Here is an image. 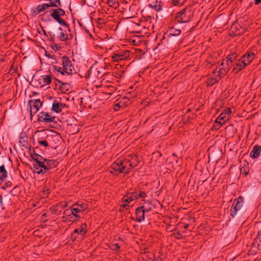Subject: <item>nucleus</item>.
Wrapping results in <instances>:
<instances>
[{"label":"nucleus","mask_w":261,"mask_h":261,"mask_svg":"<svg viewBox=\"0 0 261 261\" xmlns=\"http://www.w3.org/2000/svg\"><path fill=\"white\" fill-rule=\"evenodd\" d=\"M11 186V182L10 181H6L4 184L2 186V189L5 190L7 188L10 187Z\"/></svg>","instance_id":"603ef678"},{"label":"nucleus","mask_w":261,"mask_h":261,"mask_svg":"<svg viewBox=\"0 0 261 261\" xmlns=\"http://www.w3.org/2000/svg\"><path fill=\"white\" fill-rule=\"evenodd\" d=\"M93 71V67H91L90 69L87 71L86 74V77L87 79H89L90 77L91 74Z\"/></svg>","instance_id":"6e6d98bb"},{"label":"nucleus","mask_w":261,"mask_h":261,"mask_svg":"<svg viewBox=\"0 0 261 261\" xmlns=\"http://www.w3.org/2000/svg\"><path fill=\"white\" fill-rule=\"evenodd\" d=\"M54 138L55 136L53 135H47L44 139H39L38 140V143L40 145L43 146L44 147L50 146L52 145L51 141H54Z\"/></svg>","instance_id":"1a4fd4ad"},{"label":"nucleus","mask_w":261,"mask_h":261,"mask_svg":"<svg viewBox=\"0 0 261 261\" xmlns=\"http://www.w3.org/2000/svg\"><path fill=\"white\" fill-rule=\"evenodd\" d=\"M255 4L257 5L261 3V0H255L254 1Z\"/></svg>","instance_id":"774afa93"},{"label":"nucleus","mask_w":261,"mask_h":261,"mask_svg":"<svg viewBox=\"0 0 261 261\" xmlns=\"http://www.w3.org/2000/svg\"><path fill=\"white\" fill-rule=\"evenodd\" d=\"M34 161L36 163V165L39 166L40 167L44 166V164L45 163V159L42 156L34 159Z\"/></svg>","instance_id":"bb28decb"},{"label":"nucleus","mask_w":261,"mask_h":261,"mask_svg":"<svg viewBox=\"0 0 261 261\" xmlns=\"http://www.w3.org/2000/svg\"><path fill=\"white\" fill-rule=\"evenodd\" d=\"M194 13L192 6H187L176 14L175 19L179 23L188 22L193 17Z\"/></svg>","instance_id":"f03ea898"},{"label":"nucleus","mask_w":261,"mask_h":261,"mask_svg":"<svg viewBox=\"0 0 261 261\" xmlns=\"http://www.w3.org/2000/svg\"><path fill=\"white\" fill-rule=\"evenodd\" d=\"M231 111L230 108H226L218 117L219 120L223 121V123L228 120L231 115Z\"/></svg>","instance_id":"f8f14e48"},{"label":"nucleus","mask_w":261,"mask_h":261,"mask_svg":"<svg viewBox=\"0 0 261 261\" xmlns=\"http://www.w3.org/2000/svg\"><path fill=\"white\" fill-rule=\"evenodd\" d=\"M45 165L51 170L57 166V162L55 160L45 159Z\"/></svg>","instance_id":"5701e85b"},{"label":"nucleus","mask_w":261,"mask_h":261,"mask_svg":"<svg viewBox=\"0 0 261 261\" xmlns=\"http://www.w3.org/2000/svg\"><path fill=\"white\" fill-rule=\"evenodd\" d=\"M70 214H71V210H69L68 209H67V210H65L63 212L64 216H63V219L65 220L67 218V217H68V215H70Z\"/></svg>","instance_id":"8fccbe9b"},{"label":"nucleus","mask_w":261,"mask_h":261,"mask_svg":"<svg viewBox=\"0 0 261 261\" xmlns=\"http://www.w3.org/2000/svg\"><path fill=\"white\" fill-rule=\"evenodd\" d=\"M152 261H162V259L160 257L155 258Z\"/></svg>","instance_id":"338daca9"},{"label":"nucleus","mask_w":261,"mask_h":261,"mask_svg":"<svg viewBox=\"0 0 261 261\" xmlns=\"http://www.w3.org/2000/svg\"><path fill=\"white\" fill-rule=\"evenodd\" d=\"M81 219L80 215H76L73 214H70V215H68V217L65 220V221H69V222H75Z\"/></svg>","instance_id":"a878e982"},{"label":"nucleus","mask_w":261,"mask_h":261,"mask_svg":"<svg viewBox=\"0 0 261 261\" xmlns=\"http://www.w3.org/2000/svg\"><path fill=\"white\" fill-rule=\"evenodd\" d=\"M30 155L31 156V158L34 160V159L38 158V157H41V156L36 153L35 151V150H33L32 152H30Z\"/></svg>","instance_id":"864d4df0"},{"label":"nucleus","mask_w":261,"mask_h":261,"mask_svg":"<svg viewBox=\"0 0 261 261\" xmlns=\"http://www.w3.org/2000/svg\"><path fill=\"white\" fill-rule=\"evenodd\" d=\"M232 66H234L232 69V71L235 73H237L238 72L243 69L246 66L243 63L239 61V60L237 62L234 63L233 65H232Z\"/></svg>","instance_id":"a211bd4d"},{"label":"nucleus","mask_w":261,"mask_h":261,"mask_svg":"<svg viewBox=\"0 0 261 261\" xmlns=\"http://www.w3.org/2000/svg\"><path fill=\"white\" fill-rule=\"evenodd\" d=\"M230 70V68L229 67H227L226 68H223V67H222L221 68H220L218 72L219 73V74H225L227 72H228L229 71V70Z\"/></svg>","instance_id":"a18cd8bd"},{"label":"nucleus","mask_w":261,"mask_h":261,"mask_svg":"<svg viewBox=\"0 0 261 261\" xmlns=\"http://www.w3.org/2000/svg\"><path fill=\"white\" fill-rule=\"evenodd\" d=\"M55 117L47 112L42 111L38 115V121L49 123L54 121Z\"/></svg>","instance_id":"423d86ee"},{"label":"nucleus","mask_w":261,"mask_h":261,"mask_svg":"<svg viewBox=\"0 0 261 261\" xmlns=\"http://www.w3.org/2000/svg\"><path fill=\"white\" fill-rule=\"evenodd\" d=\"M237 54L235 53L229 55L227 57L226 63L228 65L229 62L232 63L237 59Z\"/></svg>","instance_id":"473e14b6"},{"label":"nucleus","mask_w":261,"mask_h":261,"mask_svg":"<svg viewBox=\"0 0 261 261\" xmlns=\"http://www.w3.org/2000/svg\"><path fill=\"white\" fill-rule=\"evenodd\" d=\"M75 206L77 207L79 209H80L81 212L84 211L87 208V205L84 203L76 202L73 204Z\"/></svg>","instance_id":"2f4dec72"},{"label":"nucleus","mask_w":261,"mask_h":261,"mask_svg":"<svg viewBox=\"0 0 261 261\" xmlns=\"http://www.w3.org/2000/svg\"><path fill=\"white\" fill-rule=\"evenodd\" d=\"M126 166L124 165L123 162L121 161V166H120L119 174L124 173L126 171Z\"/></svg>","instance_id":"09e8293b"},{"label":"nucleus","mask_w":261,"mask_h":261,"mask_svg":"<svg viewBox=\"0 0 261 261\" xmlns=\"http://www.w3.org/2000/svg\"><path fill=\"white\" fill-rule=\"evenodd\" d=\"M68 106L62 102H57L55 100L52 105L51 109L57 113H60L63 109L68 108Z\"/></svg>","instance_id":"9b49d317"},{"label":"nucleus","mask_w":261,"mask_h":261,"mask_svg":"<svg viewBox=\"0 0 261 261\" xmlns=\"http://www.w3.org/2000/svg\"><path fill=\"white\" fill-rule=\"evenodd\" d=\"M107 4L109 7L116 8L119 6L117 0H108Z\"/></svg>","instance_id":"f704fd0d"},{"label":"nucleus","mask_w":261,"mask_h":261,"mask_svg":"<svg viewBox=\"0 0 261 261\" xmlns=\"http://www.w3.org/2000/svg\"><path fill=\"white\" fill-rule=\"evenodd\" d=\"M74 230H76V231H77V234H78V235H79V236H81L82 237H83L85 236V234H83V232H82V231H80V228H76V229H74Z\"/></svg>","instance_id":"0e129e2a"},{"label":"nucleus","mask_w":261,"mask_h":261,"mask_svg":"<svg viewBox=\"0 0 261 261\" xmlns=\"http://www.w3.org/2000/svg\"><path fill=\"white\" fill-rule=\"evenodd\" d=\"M49 3L42 4L44 7V11L46 10L49 7L58 8L62 6V3L60 0H49Z\"/></svg>","instance_id":"ddd939ff"},{"label":"nucleus","mask_w":261,"mask_h":261,"mask_svg":"<svg viewBox=\"0 0 261 261\" xmlns=\"http://www.w3.org/2000/svg\"><path fill=\"white\" fill-rule=\"evenodd\" d=\"M149 6L153 8L156 11H160L162 9V6L160 5V2L159 3L156 1L155 3H153L151 4H149Z\"/></svg>","instance_id":"7c9ffc66"},{"label":"nucleus","mask_w":261,"mask_h":261,"mask_svg":"<svg viewBox=\"0 0 261 261\" xmlns=\"http://www.w3.org/2000/svg\"><path fill=\"white\" fill-rule=\"evenodd\" d=\"M50 16L60 24L68 27V23L61 17L65 15V11L60 7L52 9L50 11Z\"/></svg>","instance_id":"7ed1b4c3"},{"label":"nucleus","mask_w":261,"mask_h":261,"mask_svg":"<svg viewBox=\"0 0 261 261\" xmlns=\"http://www.w3.org/2000/svg\"><path fill=\"white\" fill-rule=\"evenodd\" d=\"M129 56L128 50L122 51H118L117 53H114L111 56L112 62H119L120 61L125 60Z\"/></svg>","instance_id":"0eeeda50"},{"label":"nucleus","mask_w":261,"mask_h":261,"mask_svg":"<svg viewBox=\"0 0 261 261\" xmlns=\"http://www.w3.org/2000/svg\"><path fill=\"white\" fill-rule=\"evenodd\" d=\"M247 209L244 205V201L242 196L234 199L230 210V215L232 218H241L245 213Z\"/></svg>","instance_id":"f257e3e1"},{"label":"nucleus","mask_w":261,"mask_h":261,"mask_svg":"<svg viewBox=\"0 0 261 261\" xmlns=\"http://www.w3.org/2000/svg\"><path fill=\"white\" fill-rule=\"evenodd\" d=\"M79 228L80 231H81L82 232H83V234H84L85 235L87 232V225L86 223L82 224Z\"/></svg>","instance_id":"c03bdc74"},{"label":"nucleus","mask_w":261,"mask_h":261,"mask_svg":"<svg viewBox=\"0 0 261 261\" xmlns=\"http://www.w3.org/2000/svg\"><path fill=\"white\" fill-rule=\"evenodd\" d=\"M140 208H141L143 211H144V213L147 214L148 212H150L152 210V205L151 202L147 201L143 203V205L139 206Z\"/></svg>","instance_id":"aec40b11"},{"label":"nucleus","mask_w":261,"mask_h":261,"mask_svg":"<svg viewBox=\"0 0 261 261\" xmlns=\"http://www.w3.org/2000/svg\"><path fill=\"white\" fill-rule=\"evenodd\" d=\"M31 11L32 15L36 16L40 12L44 11V7L42 5H39L37 7L32 8Z\"/></svg>","instance_id":"412c9836"},{"label":"nucleus","mask_w":261,"mask_h":261,"mask_svg":"<svg viewBox=\"0 0 261 261\" xmlns=\"http://www.w3.org/2000/svg\"><path fill=\"white\" fill-rule=\"evenodd\" d=\"M28 103L30 108V115L32 118L42 106V102H41L39 99H34L30 100Z\"/></svg>","instance_id":"39448f33"},{"label":"nucleus","mask_w":261,"mask_h":261,"mask_svg":"<svg viewBox=\"0 0 261 261\" xmlns=\"http://www.w3.org/2000/svg\"><path fill=\"white\" fill-rule=\"evenodd\" d=\"M62 65L63 66L61 74L65 75H71L76 74L75 70L71 63V61L67 56H63L61 58Z\"/></svg>","instance_id":"20e7f679"},{"label":"nucleus","mask_w":261,"mask_h":261,"mask_svg":"<svg viewBox=\"0 0 261 261\" xmlns=\"http://www.w3.org/2000/svg\"><path fill=\"white\" fill-rule=\"evenodd\" d=\"M129 207V206L127 204H123L120 206L119 208V212H123L124 211V209H128Z\"/></svg>","instance_id":"3c124183"},{"label":"nucleus","mask_w":261,"mask_h":261,"mask_svg":"<svg viewBox=\"0 0 261 261\" xmlns=\"http://www.w3.org/2000/svg\"><path fill=\"white\" fill-rule=\"evenodd\" d=\"M33 168L34 169V172H35L37 174H38V171H40V169H42L41 167H40L39 166L35 164L33 165Z\"/></svg>","instance_id":"13d9d810"},{"label":"nucleus","mask_w":261,"mask_h":261,"mask_svg":"<svg viewBox=\"0 0 261 261\" xmlns=\"http://www.w3.org/2000/svg\"><path fill=\"white\" fill-rule=\"evenodd\" d=\"M19 142L21 144L22 146L27 147L28 146V136L25 132L21 133L19 136Z\"/></svg>","instance_id":"6ab92c4d"},{"label":"nucleus","mask_w":261,"mask_h":261,"mask_svg":"<svg viewBox=\"0 0 261 261\" xmlns=\"http://www.w3.org/2000/svg\"><path fill=\"white\" fill-rule=\"evenodd\" d=\"M186 0H172V3L174 6L182 5Z\"/></svg>","instance_id":"79ce46f5"},{"label":"nucleus","mask_w":261,"mask_h":261,"mask_svg":"<svg viewBox=\"0 0 261 261\" xmlns=\"http://www.w3.org/2000/svg\"><path fill=\"white\" fill-rule=\"evenodd\" d=\"M42 169H40V171H38V174H45L48 172V171L50 170L46 165H45V164H44V166H42L41 167Z\"/></svg>","instance_id":"4c0bfd02"},{"label":"nucleus","mask_w":261,"mask_h":261,"mask_svg":"<svg viewBox=\"0 0 261 261\" xmlns=\"http://www.w3.org/2000/svg\"><path fill=\"white\" fill-rule=\"evenodd\" d=\"M56 81L60 83L61 85L59 86V89L62 93H65L67 91L70 90V85L67 83L63 82L60 80L55 79Z\"/></svg>","instance_id":"f3484780"},{"label":"nucleus","mask_w":261,"mask_h":261,"mask_svg":"<svg viewBox=\"0 0 261 261\" xmlns=\"http://www.w3.org/2000/svg\"><path fill=\"white\" fill-rule=\"evenodd\" d=\"M217 82H218L217 79L211 77L207 79L206 83L208 85L212 86Z\"/></svg>","instance_id":"ea45409f"},{"label":"nucleus","mask_w":261,"mask_h":261,"mask_svg":"<svg viewBox=\"0 0 261 261\" xmlns=\"http://www.w3.org/2000/svg\"><path fill=\"white\" fill-rule=\"evenodd\" d=\"M224 123H223V122H222V120H219L218 118H217V119L215 121L212 128L215 130H218Z\"/></svg>","instance_id":"c85d7f7f"},{"label":"nucleus","mask_w":261,"mask_h":261,"mask_svg":"<svg viewBox=\"0 0 261 261\" xmlns=\"http://www.w3.org/2000/svg\"><path fill=\"white\" fill-rule=\"evenodd\" d=\"M79 228L80 231H81L82 232H83V234H84L85 235L87 232V225L86 223L82 224Z\"/></svg>","instance_id":"37998d69"},{"label":"nucleus","mask_w":261,"mask_h":261,"mask_svg":"<svg viewBox=\"0 0 261 261\" xmlns=\"http://www.w3.org/2000/svg\"><path fill=\"white\" fill-rule=\"evenodd\" d=\"M261 152V146L259 145H255L250 153V156L252 159H257L259 157Z\"/></svg>","instance_id":"dca6fc26"},{"label":"nucleus","mask_w":261,"mask_h":261,"mask_svg":"<svg viewBox=\"0 0 261 261\" xmlns=\"http://www.w3.org/2000/svg\"><path fill=\"white\" fill-rule=\"evenodd\" d=\"M117 100L120 103V105H121L122 108H124L125 107H126L130 103V100L129 98H128L126 97H123L118 99Z\"/></svg>","instance_id":"393cba45"},{"label":"nucleus","mask_w":261,"mask_h":261,"mask_svg":"<svg viewBox=\"0 0 261 261\" xmlns=\"http://www.w3.org/2000/svg\"><path fill=\"white\" fill-rule=\"evenodd\" d=\"M136 190L137 195V196L135 197L136 200L140 198H144L147 196L146 193L145 192L142 191L140 189H137Z\"/></svg>","instance_id":"cd10ccee"},{"label":"nucleus","mask_w":261,"mask_h":261,"mask_svg":"<svg viewBox=\"0 0 261 261\" xmlns=\"http://www.w3.org/2000/svg\"><path fill=\"white\" fill-rule=\"evenodd\" d=\"M261 250V236L257 234V237L254 239L251 247V251L252 254H256L258 251Z\"/></svg>","instance_id":"6e6552de"},{"label":"nucleus","mask_w":261,"mask_h":261,"mask_svg":"<svg viewBox=\"0 0 261 261\" xmlns=\"http://www.w3.org/2000/svg\"><path fill=\"white\" fill-rule=\"evenodd\" d=\"M42 192L44 196H47L50 193L49 188L48 187H47L46 186H45L43 188Z\"/></svg>","instance_id":"49530a36"},{"label":"nucleus","mask_w":261,"mask_h":261,"mask_svg":"<svg viewBox=\"0 0 261 261\" xmlns=\"http://www.w3.org/2000/svg\"><path fill=\"white\" fill-rule=\"evenodd\" d=\"M42 80L43 85H49L51 83V75H42Z\"/></svg>","instance_id":"c756f323"},{"label":"nucleus","mask_w":261,"mask_h":261,"mask_svg":"<svg viewBox=\"0 0 261 261\" xmlns=\"http://www.w3.org/2000/svg\"><path fill=\"white\" fill-rule=\"evenodd\" d=\"M59 205L58 204L56 205H53L50 207V210L53 214H57L59 211Z\"/></svg>","instance_id":"a19ab883"},{"label":"nucleus","mask_w":261,"mask_h":261,"mask_svg":"<svg viewBox=\"0 0 261 261\" xmlns=\"http://www.w3.org/2000/svg\"><path fill=\"white\" fill-rule=\"evenodd\" d=\"M107 88L109 90V91L111 92H114L115 90V88L112 86H108L103 87V89Z\"/></svg>","instance_id":"052dcab7"},{"label":"nucleus","mask_w":261,"mask_h":261,"mask_svg":"<svg viewBox=\"0 0 261 261\" xmlns=\"http://www.w3.org/2000/svg\"><path fill=\"white\" fill-rule=\"evenodd\" d=\"M71 208V213L74 214L76 215H80L79 213H82L80 211V209H79L77 207L75 206L73 204L72 205L71 207H70Z\"/></svg>","instance_id":"c9c22d12"},{"label":"nucleus","mask_w":261,"mask_h":261,"mask_svg":"<svg viewBox=\"0 0 261 261\" xmlns=\"http://www.w3.org/2000/svg\"><path fill=\"white\" fill-rule=\"evenodd\" d=\"M59 30H60L61 32L60 33L59 35H58V38L61 41H67L68 39V36L67 34L66 33V31L63 32V30L62 28L60 27L59 28Z\"/></svg>","instance_id":"b1692460"},{"label":"nucleus","mask_w":261,"mask_h":261,"mask_svg":"<svg viewBox=\"0 0 261 261\" xmlns=\"http://www.w3.org/2000/svg\"><path fill=\"white\" fill-rule=\"evenodd\" d=\"M53 70L54 71L56 70L59 72H60L61 73V71H62V68L60 67V66H56V65H54L53 66Z\"/></svg>","instance_id":"bf43d9fd"},{"label":"nucleus","mask_w":261,"mask_h":261,"mask_svg":"<svg viewBox=\"0 0 261 261\" xmlns=\"http://www.w3.org/2000/svg\"><path fill=\"white\" fill-rule=\"evenodd\" d=\"M132 170V168H131V167H128V168L126 167V171L125 172V174H128V173H129Z\"/></svg>","instance_id":"69168bd1"},{"label":"nucleus","mask_w":261,"mask_h":261,"mask_svg":"<svg viewBox=\"0 0 261 261\" xmlns=\"http://www.w3.org/2000/svg\"><path fill=\"white\" fill-rule=\"evenodd\" d=\"M131 201H129V196L127 194H126L125 195H124L123 196V197L122 198V202H126V203H129V202H130Z\"/></svg>","instance_id":"5fc2aeb1"},{"label":"nucleus","mask_w":261,"mask_h":261,"mask_svg":"<svg viewBox=\"0 0 261 261\" xmlns=\"http://www.w3.org/2000/svg\"><path fill=\"white\" fill-rule=\"evenodd\" d=\"M58 204L59 205V206H61L62 208H64L67 206V203L66 202H64V203L62 202L59 203Z\"/></svg>","instance_id":"e2e57ef3"},{"label":"nucleus","mask_w":261,"mask_h":261,"mask_svg":"<svg viewBox=\"0 0 261 261\" xmlns=\"http://www.w3.org/2000/svg\"><path fill=\"white\" fill-rule=\"evenodd\" d=\"M181 34V30L171 27L169 30V33L167 34L168 37V41H172L174 37L179 35Z\"/></svg>","instance_id":"2eb2a0df"},{"label":"nucleus","mask_w":261,"mask_h":261,"mask_svg":"<svg viewBox=\"0 0 261 261\" xmlns=\"http://www.w3.org/2000/svg\"><path fill=\"white\" fill-rule=\"evenodd\" d=\"M97 22L99 24L105 23V20L103 19H102V18H97Z\"/></svg>","instance_id":"680f3d73"},{"label":"nucleus","mask_w":261,"mask_h":261,"mask_svg":"<svg viewBox=\"0 0 261 261\" xmlns=\"http://www.w3.org/2000/svg\"><path fill=\"white\" fill-rule=\"evenodd\" d=\"M254 54L253 53H246L244 54L239 59V61L242 62L246 66L251 63L254 58Z\"/></svg>","instance_id":"9d476101"},{"label":"nucleus","mask_w":261,"mask_h":261,"mask_svg":"<svg viewBox=\"0 0 261 261\" xmlns=\"http://www.w3.org/2000/svg\"><path fill=\"white\" fill-rule=\"evenodd\" d=\"M120 166H121V161L113 163L110 167L113 171L117 172L116 175L119 174Z\"/></svg>","instance_id":"4be33fe9"},{"label":"nucleus","mask_w":261,"mask_h":261,"mask_svg":"<svg viewBox=\"0 0 261 261\" xmlns=\"http://www.w3.org/2000/svg\"><path fill=\"white\" fill-rule=\"evenodd\" d=\"M120 108H122L119 101L117 100L114 105V110L115 111H118Z\"/></svg>","instance_id":"de8ad7c7"},{"label":"nucleus","mask_w":261,"mask_h":261,"mask_svg":"<svg viewBox=\"0 0 261 261\" xmlns=\"http://www.w3.org/2000/svg\"><path fill=\"white\" fill-rule=\"evenodd\" d=\"M0 176L3 178L7 177L8 173L7 171L5 169L4 165H2L0 166Z\"/></svg>","instance_id":"72a5a7b5"},{"label":"nucleus","mask_w":261,"mask_h":261,"mask_svg":"<svg viewBox=\"0 0 261 261\" xmlns=\"http://www.w3.org/2000/svg\"><path fill=\"white\" fill-rule=\"evenodd\" d=\"M129 196V201H134L136 200L135 197L136 195V190H135L134 192H130L127 193Z\"/></svg>","instance_id":"58836bf2"},{"label":"nucleus","mask_w":261,"mask_h":261,"mask_svg":"<svg viewBox=\"0 0 261 261\" xmlns=\"http://www.w3.org/2000/svg\"><path fill=\"white\" fill-rule=\"evenodd\" d=\"M77 231L74 230L72 233H71L70 240L72 241V242H74L76 241L77 238H79V235L77 234Z\"/></svg>","instance_id":"e433bc0d"},{"label":"nucleus","mask_w":261,"mask_h":261,"mask_svg":"<svg viewBox=\"0 0 261 261\" xmlns=\"http://www.w3.org/2000/svg\"><path fill=\"white\" fill-rule=\"evenodd\" d=\"M112 249L115 251H118L120 249V246L118 245V244H114L112 245Z\"/></svg>","instance_id":"4d7b16f0"},{"label":"nucleus","mask_w":261,"mask_h":261,"mask_svg":"<svg viewBox=\"0 0 261 261\" xmlns=\"http://www.w3.org/2000/svg\"><path fill=\"white\" fill-rule=\"evenodd\" d=\"M145 213L140 207L135 210L136 219L137 222H141L145 220Z\"/></svg>","instance_id":"4468645a"}]
</instances>
